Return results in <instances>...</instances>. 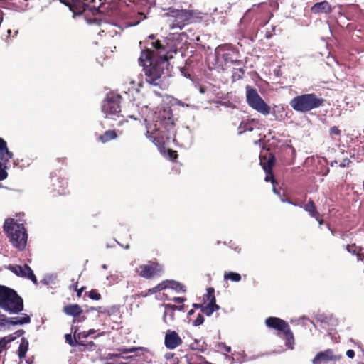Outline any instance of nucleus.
Listing matches in <instances>:
<instances>
[{"mask_svg": "<svg viewBox=\"0 0 364 364\" xmlns=\"http://www.w3.org/2000/svg\"><path fill=\"white\" fill-rule=\"evenodd\" d=\"M146 136L156 145L161 152L166 154L164 145L176 139V124L171 107L163 106L156 111L152 122L146 125Z\"/></svg>", "mask_w": 364, "mask_h": 364, "instance_id": "obj_2", "label": "nucleus"}, {"mask_svg": "<svg viewBox=\"0 0 364 364\" xmlns=\"http://www.w3.org/2000/svg\"><path fill=\"white\" fill-rule=\"evenodd\" d=\"M165 289H171L177 293L186 292V287L183 284L173 279L163 281L153 289V291H156V290L160 291Z\"/></svg>", "mask_w": 364, "mask_h": 364, "instance_id": "obj_12", "label": "nucleus"}, {"mask_svg": "<svg viewBox=\"0 0 364 364\" xmlns=\"http://www.w3.org/2000/svg\"><path fill=\"white\" fill-rule=\"evenodd\" d=\"M181 75H183L186 78H188V79H191V74L188 73V69L186 68H182L181 69Z\"/></svg>", "mask_w": 364, "mask_h": 364, "instance_id": "obj_57", "label": "nucleus"}, {"mask_svg": "<svg viewBox=\"0 0 364 364\" xmlns=\"http://www.w3.org/2000/svg\"><path fill=\"white\" fill-rule=\"evenodd\" d=\"M184 33H169L163 41H155L147 44L156 52L157 57L150 49L142 50L139 58V64L143 67L146 81L150 85H157L164 69L169 65L168 60L176 55L181 48V37Z\"/></svg>", "mask_w": 364, "mask_h": 364, "instance_id": "obj_1", "label": "nucleus"}, {"mask_svg": "<svg viewBox=\"0 0 364 364\" xmlns=\"http://www.w3.org/2000/svg\"><path fill=\"white\" fill-rule=\"evenodd\" d=\"M265 324L269 328L278 331V335H284L285 345L289 349L294 348V337L288 323L278 317L270 316L266 318Z\"/></svg>", "mask_w": 364, "mask_h": 364, "instance_id": "obj_7", "label": "nucleus"}, {"mask_svg": "<svg viewBox=\"0 0 364 364\" xmlns=\"http://www.w3.org/2000/svg\"><path fill=\"white\" fill-rule=\"evenodd\" d=\"M289 151L291 152V155L292 156V159H294L296 157V150L291 145H287L286 146L285 151L288 152Z\"/></svg>", "mask_w": 364, "mask_h": 364, "instance_id": "obj_50", "label": "nucleus"}, {"mask_svg": "<svg viewBox=\"0 0 364 364\" xmlns=\"http://www.w3.org/2000/svg\"><path fill=\"white\" fill-rule=\"evenodd\" d=\"M57 182H58V184L53 183V186L55 187L62 188V191L60 190H58V191L59 194H65V193L63 191L68 186L67 181L64 178H58Z\"/></svg>", "mask_w": 364, "mask_h": 364, "instance_id": "obj_39", "label": "nucleus"}, {"mask_svg": "<svg viewBox=\"0 0 364 364\" xmlns=\"http://www.w3.org/2000/svg\"><path fill=\"white\" fill-rule=\"evenodd\" d=\"M246 101L251 108L263 115H268L271 112L270 107L258 94L257 90L250 85L246 87Z\"/></svg>", "mask_w": 364, "mask_h": 364, "instance_id": "obj_9", "label": "nucleus"}, {"mask_svg": "<svg viewBox=\"0 0 364 364\" xmlns=\"http://www.w3.org/2000/svg\"><path fill=\"white\" fill-rule=\"evenodd\" d=\"M119 305H114L109 308H105L103 309V314H106L109 316L118 314L119 313Z\"/></svg>", "mask_w": 364, "mask_h": 364, "instance_id": "obj_38", "label": "nucleus"}, {"mask_svg": "<svg viewBox=\"0 0 364 364\" xmlns=\"http://www.w3.org/2000/svg\"><path fill=\"white\" fill-rule=\"evenodd\" d=\"M125 361L111 362L107 361L105 364H146L145 356L143 353H137L134 355L124 357Z\"/></svg>", "mask_w": 364, "mask_h": 364, "instance_id": "obj_16", "label": "nucleus"}, {"mask_svg": "<svg viewBox=\"0 0 364 364\" xmlns=\"http://www.w3.org/2000/svg\"><path fill=\"white\" fill-rule=\"evenodd\" d=\"M168 299L171 300L176 303H178V304H182L185 301H186V298H185V297H173L172 299Z\"/></svg>", "mask_w": 364, "mask_h": 364, "instance_id": "obj_56", "label": "nucleus"}, {"mask_svg": "<svg viewBox=\"0 0 364 364\" xmlns=\"http://www.w3.org/2000/svg\"><path fill=\"white\" fill-rule=\"evenodd\" d=\"M9 324V318L4 314H0V327L5 326Z\"/></svg>", "mask_w": 364, "mask_h": 364, "instance_id": "obj_47", "label": "nucleus"}, {"mask_svg": "<svg viewBox=\"0 0 364 364\" xmlns=\"http://www.w3.org/2000/svg\"><path fill=\"white\" fill-rule=\"evenodd\" d=\"M166 153H167L166 157L169 160H171L172 161H175L176 160V159L178 157V154H177L176 151L168 149Z\"/></svg>", "mask_w": 364, "mask_h": 364, "instance_id": "obj_44", "label": "nucleus"}, {"mask_svg": "<svg viewBox=\"0 0 364 364\" xmlns=\"http://www.w3.org/2000/svg\"><path fill=\"white\" fill-rule=\"evenodd\" d=\"M304 209L311 218H314L316 220H318L319 213L316 210L314 202L311 198H309L308 202L304 204Z\"/></svg>", "mask_w": 364, "mask_h": 364, "instance_id": "obj_22", "label": "nucleus"}, {"mask_svg": "<svg viewBox=\"0 0 364 364\" xmlns=\"http://www.w3.org/2000/svg\"><path fill=\"white\" fill-rule=\"evenodd\" d=\"M218 347L220 350H224L226 353H230L231 351V347L227 346L225 343H220L218 344Z\"/></svg>", "mask_w": 364, "mask_h": 364, "instance_id": "obj_49", "label": "nucleus"}, {"mask_svg": "<svg viewBox=\"0 0 364 364\" xmlns=\"http://www.w3.org/2000/svg\"><path fill=\"white\" fill-rule=\"evenodd\" d=\"M142 350V348H122V349H120V351L123 353H132V352H136V351H141Z\"/></svg>", "mask_w": 364, "mask_h": 364, "instance_id": "obj_48", "label": "nucleus"}, {"mask_svg": "<svg viewBox=\"0 0 364 364\" xmlns=\"http://www.w3.org/2000/svg\"><path fill=\"white\" fill-rule=\"evenodd\" d=\"M277 183H274V184H272V186H273V187H272V190H273V192H274L276 195H277L279 197H280V198H281L280 190H278V189L277 188Z\"/></svg>", "mask_w": 364, "mask_h": 364, "instance_id": "obj_61", "label": "nucleus"}, {"mask_svg": "<svg viewBox=\"0 0 364 364\" xmlns=\"http://www.w3.org/2000/svg\"><path fill=\"white\" fill-rule=\"evenodd\" d=\"M346 250L352 255L357 254L355 245H347L346 246Z\"/></svg>", "mask_w": 364, "mask_h": 364, "instance_id": "obj_52", "label": "nucleus"}, {"mask_svg": "<svg viewBox=\"0 0 364 364\" xmlns=\"http://www.w3.org/2000/svg\"><path fill=\"white\" fill-rule=\"evenodd\" d=\"M31 322V318L26 314H22L21 316L9 318V324L12 326L23 325Z\"/></svg>", "mask_w": 364, "mask_h": 364, "instance_id": "obj_21", "label": "nucleus"}, {"mask_svg": "<svg viewBox=\"0 0 364 364\" xmlns=\"http://www.w3.org/2000/svg\"><path fill=\"white\" fill-rule=\"evenodd\" d=\"M242 64V60L235 59L232 65H236V66H240Z\"/></svg>", "mask_w": 364, "mask_h": 364, "instance_id": "obj_62", "label": "nucleus"}, {"mask_svg": "<svg viewBox=\"0 0 364 364\" xmlns=\"http://www.w3.org/2000/svg\"><path fill=\"white\" fill-rule=\"evenodd\" d=\"M161 306L164 307V309H168L175 312L177 310L178 306L171 304H162Z\"/></svg>", "mask_w": 364, "mask_h": 364, "instance_id": "obj_51", "label": "nucleus"}, {"mask_svg": "<svg viewBox=\"0 0 364 364\" xmlns=\"http://www.w3.org/2000/svg\"><path fill=\"white\" fill-rule=\"evenodd\" d=\"M70 1L71 6L69 7L70 9H73V7L80 6L81 4L84 10L87 9L92 10L97 8V6L95 4L96 0H70Z\"/></svg>", "mask_w": 364, "mask_h": 364, "instance_id": "obj_18", "label": "nucleus"}, {"mask_svg": "<svg viewBox=\"0 0 364 364\" xmlns=\"http://www.w3.org/2000/svg\"><path fill=\"white\" fill-rule=\"evenodd\" d=\"M13 156V153L8 149L6 141L0 137V159L1 161H10Z\"/></svg>", "mask_w": 364, "mask_h": 364, "instance_id": "obj_19", "label": "nucleus"}, {"mask_svg": "<svg viewBox=\"0 0 364 364\" xmlns=\"http://www.w3.org/2000/svg\"><path fill=\"white\" fill-rule=\"evenodd\" d=\"M105 308L102 307V306H99V307H90L88 308L87 310H86V312L87 313H89V312H91V311H97L101 314H103V309Z\"/></svg>", "mask_w": 364, "mask_h": 364, "instance_id": "obj_53", "label": "nucleus"}, {"mask_svg": "<svg viewBox=\"0 0 364 364\" xmlns=\"http://www.w3.org/2000/svg\"><path fill=\"white\" fill-rule=\"evenodd\" d=\"M9 161H1L0 159V181L7 178L8 173L7 169L9 168Z\"/></svg>", "mask_w": 364, "mask_h": 364, "instance_id": "obj_28", "label": "nucleus"}, {"mask_svg": "<svg viewBox=\"0 0 364 364\" xmlns=\"http://www.w3.org/2000/svg\"><path fill=\"white\" fill-rule=\"evenodd\" d=\"M326 100L315 93L302 94L292 98L289 102L291 108L301 113H306L323 105Z\"/></svg>", "mask_w": 364, "mask_h": 364, "instance_id": "obj_6", "label": "nucleus"}, {"mask_svg": "<svg viewBox=\"0 0 364 364\" xmlns=\"http://www.w3.org/2000/svg\"><path fill=\"white\" fill-rule=\"evenodd\" d=\"M232 53H225L223 54V59H224V61L226 64L228 63H231L232 64L233 61H234V58H232Z\"/></svg>", "mask_w": 364, "mask_h": 364, "instance_id": "obj_46", "label": "nucleus"}, {"mask_svg": "<svg viewBox=\"0 0 364 364\" xmlns=\"http://www.w3.org/2000/svg\"><path fill=\"white\" fill-rule=\"evenodd\" d=\"M225 279H230L232 282H238L241 280V275L239 273L229 272L225 274Z\"/></svg>", "mask_w": 364, "mask_h": 364, "instance_id": "obj_36", "label": "nucleus"}, {"mask_svg": "<svg viewBox=\"0 0 364 364\" xmlns=\"http://www.w3.org/2000/svg\"><path fill=\"white\" fill-rule=\"evenodd\" d=\"M106 279L108 281V284L112 285L118 282L119 275L117 274H110L109 275L107 276Z\"/></svg>", "mask_w": 364, "mask_h": 364, "instance_id": "obj_40", "label": "nucleus"}, {"mask_svg": "<svg viewBox=\"0 0 364 364\" xmlns=\"http://www.w3.org/2000/svg\"><path fill=\"white\" fill-rule=\"evenodd\" d=\"M343 358L341 354L334 353V350L328 348L316 353L312 360L313 364H327L328 362L339 361Z\"/></svg>", "mask_w": 364, "mask_h": 364, "instance_id": "obj_11", "label": "nucleus"}, {"mask_svg": "<svg viewBox=\"0 0 364 364\" xmlns=\"http://www.w3.org/2000/svg\"><path fill=\"white\" fill-rule=\"evenodd\" d=\"M245 73V70L243 68H239L237 70L236 72H235L233 74H232V78L234 80H240L242 77V75H244Z\"/></svg>", "mask_w": 364, "mask_h": 364, "instance_id": "obj_45", "label": "nucleus"}, {"mask_svg": "<svg viewBox=\"0 0 364 364\" xmlns=\"http://www.w3.org/2000/svg\"><path fill=\"white\" fill-rule=\"evenodd\" d=\"M96 331L94 329H90L88 331H82L79 333L76 332V338L78 341V346H86L84 339L87 338L90 336L94 335Z\"/></svg>", "mask_w": 364, "mask_h": 364, "instance_id": "obj_24", "label": "nucleus"}, {"mask_svg": "<svg viewBox=\"0 0 364 364\" xmlns=\"http://www.w3.org/2000/svg\"><path fill=\"white\" fill-rule=\"evenodd\" d=\"M204 322V316L202 313H199L196 318L193 321L192 324L193 326H199Z\"/></svg>", "mask_w": 364, "mask_h": 364, "instance_id": "obj_42", "label": "nucleus"}, {"mask_svg": "<svg viewBox=\"0 0 364 364\" xmlns=\"http://www.w3.org/2000/svg\"><path fill=\"white\" fill-rule=\"evenodd\" d=\"M177 311H185V305L182 304V305L178 306Z\"/></svg>", "mask_w": 364, "mask_h": 364, "instance_id": "obj_64", "label": "nucleus"}, {"mask_svg": "<svg viewBox=\"0 0 364 364\" xmlns=\"http://www.w3.org/2000/svg\"><path fill=\"white\" fill-rule=\"evenodd\" d=\"M28 346H29V343L28 341V340L23 337L21 339V343L18 346V358L20 359H23L26 357V353L28 350Z\"/></svg>", "mask_w": 364, "mask_h": 364, "instance_id": "obj_23", "label": "nucleus"}, {"mask_svg": "<svg viewBox=\"0 0 364 364\" xmlns=\"http://www.w3.org/2000/svg\"><path fill=\"white\" fill-rule=\"evenodd\" d=\"M350 163H351V161L349 159L345 158L343 159V161L340 164L339 166L341 168L348 167Z\"/></svg>", "mask_w": 364, "mask_h": 364, "instance_id": "obj_54", "label": "nucleus"}, {"mask_svg": "<svg viewBox=\"0 0 364 364\" xmlns=\"http://www.w3.org/2000/svg\"><path fill=\"white\" fill-rule=\"evenodd\" d=\"M25 331L23 329H20L16 331L12 336V337H15V339L18 337H20L24 334Z\"/></svg>", "mask_w": 364, "mask_h": 364, "instance_id": "obj_58", "label": "nucleus"}, {"mask_svg": "<svg viewBox=\"0 0 364 364\" xmlns=\"http://www.w3.org/2000/svg\"><path fill=\"white\" fill-rule=\"evenodd\" d=\"M117 136L114 130H107L103 134L100 135V140L102 143H106L111 139H114Z\"/></svg>", "mask_w": 364, "mask_h": 364, "instance_id": "obj_30", "label": "nucleus"}, {"mask_svg": "<svg viewBox=\"0 0 364 364\" xmlns=\"http://www.w3.org/2000/svg\"><path fill=\"white\" fill-rule=\"evenodd\" d=\"M15 340V337L11 335L4 336L0 339V354L2 353L6 345Z\"/></svg>", "mask_w": 364, "mask_h": 364, "instance_id": "obj_33", "label": "nucleus"}, {"mask_svg": "<svg viewBox=\"0 0 364 364\" xmlns=\"http://www.w3.org/2000/svg\"><path fill=\"white\" fill-rule=\"evenodd\" d=\"M8 269L10 270L15 275L20 277H25L26 269H25V264L22 267L21 265L14 264V265H9Z\"/></svg>", "mask_w": 364, "mask_h": 364, "instance_id": "obj_25", "label": "nucleus"}, {"mask_svg": "<svg viewBox=\"0 0 364 364\" xmlns=\"http://www.w3.org/2000/svg\"><path fill=\"white\" fill-rule=\"evenodd\" d=\"M0 308L9 314H18L23 309V299L13 289L0 285Z\"/></svg>", "mask_w": 364, "mask_h": 364, "instance_id": "obj_5", "label": "nucleus"}, {"mask_svg": "<svg viewBox=\"0 0 364 364\" xmlns=\"http://www.w3.org/2000/svg\"><path fill=\"white\" fill-rule=\"evenodd\" d=\"M57 281V275L54 274H50L46 275L43 279H41V282L44 285H48L50 284H55Z\"/></svg>", "mask_w": 364, "mask_h": 364, "instance_id": "obj_34", "label": "nucleus"}, {"mask_svg": "<svg viewBox=\"0 0 364 364\" xmlns=\"http://www.w3.org/2000/svg\"><path fill=\"white\" fill-rule=\"evenodd\" d=\"M192 306L194 308V309H200V311L202 312V309L204 307V304H196V303H193L192 304Z\"/></svg>", "mask_w": 364, "mask_h": 364, "instance_id": "obj_60", "label": "nucleus"}, {"mask_svg": "<svg viewBox=\"0 0 364 364\" xmlns=\"http://www.w3.org/2000/svg\"><path fill=\"white\" fill-rule=\"evenodd\" d=\"M205 297L209 301L208 304H217L215 296V289L213 287L207 289V293L205 295Z\"/></svg>", "mask_w": 364, "mask_h": 364, "instance_id": "obj_32", "label": "nucleus"}, {"mask_svg": "<svg viewBox=\"0 0 364 364\" xmlns=\"http://www.w3.org/2000/svg\"><path fill=\"white\" fill-rule=\"evenodd\" d=\"M4 230L14 247L19 250L25 249L28 234L23 224L17 223L13 218H9L5 220Z\"/></svg>", "mask_w": 364, "mask_h": 364, "instance_id": "obj_4", "label": "nucleus"}, {"mask_svg": "<svg viewBox=\"0 0 364 364\" xmlns=\"http://www.w3.org/2000/svg\"><path fill=\"white\" fill-rule=\"evenodd\" d=\"M88 296L92 299L98 301L101 299V295L99 294L95 289H92L89 292H87Z\"/></svg>", "mask_w": 364, "mask_h": 364, "instance_id": "obj_43", "label": "nucleus"}, {"mask_svg": "<svg viewBox=\"0 0 364 364\" xmlns=\"http://www.w3.org/2000/svg\"><path fill=\"white\" fill-rule=\"evenodd\" d=\"M82 309L78 304H68L63 307V312L68 316L77 317L81 315Z\"/></svg>", "mask_w": 364, "mask_h": 364, "instance_id": "obj_20", "label": "nucleus"}, {"mask_svg": "<svg viewBox=\"0 0 364 364\" xmlns=\"http://www.w3.org/2000/svg\"><path fill=\"white\" fill-rule=\"evenodd\" d=\"M71 329L73 330L74 327L73 326ZM77 331V328L75 327L73 337L72 336L71 334H69V333H67L65 335V338L66 342L70 346H73V347L78 346V341L77 340V338H76V332Z\"/></svg>", "mask_w": 364, "mask_h": 364, "instance_id": "obj_29", "label": "nucleus"}, {"mask_svg": "<svg viewBox=\"0 0 364 364\" xmlns=\"http://www.w3.org/2000/svg\"><path fill=\"white\" fill-rule=\"evenodd\" d=\"M311 13L314 14H330L332 11V7L327 1L317 2L311 7Z\"/></svg>", "mask_w": 364, "mask_h": 364, "instance_id": "obj_17", "label": "nucleus"}, {"mask_svg": "<svg viewBox=\"0 0 364 364\" xmlns=\"http://www.w3.org/2000/svg\"><path fill=\"white\" fill-rule=\"evenodd\" d=\"M83 290H84V288H83V287L80 288V289H77V290H76V291H77V296L78 297H80V296H81V295H82V293Z\"/></svg>", "mask_w": 364, "mask_h": 364, "instance_id": "obj_63", "label": "nucleus"}, {"mask_svg": "<svg viewBox=\"0 0 364 364\" xmlns=\"http://www.w3.org/2000/svg\"><path fill=\"white\" fill-rule=\"evenodd\" d=\"M219 309V305L208 304L207 305H204V307L203 308L201 313L205 314L207 316H210L214 311H216Z\"/></svg>", "mask_w": 364, "mask_h": 364, "instance_id": "obj_27", "label": "nucleus"}, {"mask_svg": "<svg viewBox=\"0 0 364 364\" xmlns=\"http://www.w3.org/2000/svg\"><path fill=\"white\" fill-rule=\"evenodd\" d=\"M329 132H330V134H331V135H339L341 134V131L336 126L331 127Z\"/></svg>", "mask_w": 364, "mask_h": 364, "instance_id": "obj_55", "label": "nucleus"}, {"mask_svg": "<svg viewBox=\"0 0 364 364\" xmlns=\"http://www.w3.org/2000/svg\"><path fill=\"white\" fill-rule=\"evenodd\" d=\"M259 164L266 173L265 181H270L272 184L276 183L272 172V168L275 164L274 155L268 150L261 153L259 155Z\"/></svg>", "mask_w": 364, "mask_h": 364, "instance_id": "obj_10", "label": "nucleus"}, {"mask_svg": "<svg viewBox=\"0 0 364 364\" xmlns=\"http://www.w3.org/2000/svg\"><path fill=\"white\" fill-rule=\"evenodd\" d=\"M346 355L349 358H353L355 356V352L353 350L349 349L346 351Z\"/></svg>", "mask_w": 364, "mask_h": 364, "instance_id": "obj_59", "label": "nucleus"}, {"mask_svg": "<svg viewBox=\"0 0 364 364\" xmlns=\"http://www.w3.org/2000/svg\"><path fill=\"white\" fill-rule=\"evenodd\" d=\"M122 97L113 92L107 94L102 102V112L107 119H116L121 115L120 100Z\"/></svg>", "mask_w": 364, "mask_h": 364, "instance_id": "obj_8", "label": "nucleus"}, {"mask_svg": "<svg viewBox=\"0 0 364 364\" xmlns=\"http://www.w3.org/2000/svg\"><path fill=\"white\" fill-rule=\"evenodd\" d=\"M269 10L268 9V4L267 2H261L257 4H254L251 9H248L242 19L245 21H249L251 20L254 16H255L256 18H257V14L261 13H267Z\"/></svg>", "mask_w": 364, "mask_h": 364, "instance_id": "obj_13", "label": "nucleus"}, {"mask_svg": "<svg viewBox=\"0 0 364 364\" xmlns=\"http://www.w3.org/2000/svg\"><path fill=\"white\" fill-rule=\"evenodd\" d=\"M139 269V274L141 277L150 279L161 270V267L158 264L152 263L151 264L141 265Z\"/></svg>", "mask_w": 364, "mask_h": 364, "instance_id": "obj_15", "label": "nucleus"}, {"mask_svg": "<svg viewBox=\"0 0 364 364\" xmlns=\"http://www.w3.org/2000/svg\"><path fill=\"white\" fill-rule=\"evenodd\" d=\"M182 343V340L175 331L168 330L165 335L164 345L166 348L173 350Z\"/></svg>", "mask_w": 364, "mask_h": 364, "instance_id": "obj_14", "label": "nucleus"}, {"mask_svg": "<svg viewBox=\"0 0 364 364\" xmlns=\"http://www.w3.org/2000/svg\"><path fill=\"white\" fill-rule=\"evenodd\" d=\"M165 14L167 16V23L170 29L182 30L186 26L201 19L200 13L194 10L176 9L168 8Z\"/></svg>", "mask_w": 364, "mask_h": 364, "instance_id": "obj_3", "label": "nucleus"}, {"mask_svg": "<svg viewBox=\"0 0 364 364\" xmlns=\"http://www.w3.org/2000/svg\"><path fill=\"white\" fill-rule=\"evenodd\" d=\"M139 88H129L128 92H126L125 94L128 95L129 100L130 101H134L136 97L134 96V92L136 94H139Z\"/></svg>", "mask_w": 364, "mask_h": 364, "instance_id": "obj_41", "label": "nucleus"}, {"mask_svg": "<svg viewBox=\"0 0 364 364\" xmlns=\"http://www.w3.org/2000/svg\"><path fill=\"white\" fill-rule=\"evenodd\" d=\"M174 320V311L168 309H164L163 321L166 323H169Z\"/></svg>", "mask_w": 364, "mask_h": 364, "instance_id": "obj_35", "label": "nucleus"}, {"mask_svg": "<svg viewBox=\"0 0 364 364\" xmlns=\"http://www.w3.org/2000/svg\"><path fill=\"white\" fill-rule=\"evenodd\" d=\"M254 129L252 121H242L238 127V134H242L245 132H251Z\"/></svg>", "mask_w": 364, "mask_h": 364, "instance_id": "obj_26", "label": "nucleus"}, {"mask_svg": "<svg viewBox=\"0 0 364 364\" xmlns=\"http://www.w3.org/2000/svg\"><path fill=\"white\" fill-rule=\"evenodd\" d=\"M25 269H26L27 272L26 273V276L24 278H28V279L31 280L34 284L37 285V278L33 274V272L31 269V268L28 264H25Z\"/></svg>", "mask_w": 364, "mask_h": 364, "instance_id": "obj_37", "label": "nucleus"}, {"mask_svg": "<svg viewBox=\"0 0 364 364\" xmlns=\"http://www.w3.org/2000/svg\"><path fill=\"white\" fill-rule=\"evenodd\" d=\"M191 348L193 350H198L199 351L204 352L206 350V345L204 341L195 339L194 342L191 344Z\"/></svg>", "mask_w": 364, "mask_h": 364, "instance_id": "obj_31", "label": "nucleus"}]
</instances>
